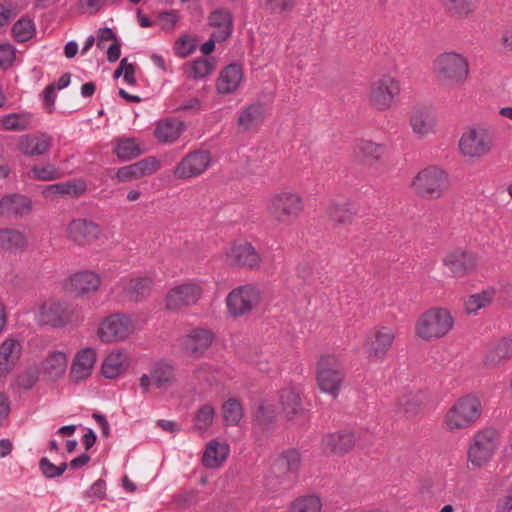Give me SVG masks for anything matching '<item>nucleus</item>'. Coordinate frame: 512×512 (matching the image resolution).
<instances>
[{"label": "nucleus", "instance_id": "f257e3e1", "mask_svg": "<svg viewBox=\"0 0 512 512\" xmlns=\"http://www.w3.org/2000/svg\"><path fill=\"white\" fill-rule=\"evenodd\" d=\"M454 318L445 308L425 311L416 323V334L425 341L441 338L453 328Z\"/></svg>", "mask_w": 512, "mask_h": 512}, {"label": "nucleus", "instance_id": "f03ea898", "mask_svg": "<svg viewBox=\"0 0 512 512\" xmlns=\"http://www.w3.org/2000/svg\"><path fill=\"white\" fill-rule=\"evenodd\" d=\"M302 465V455L297 448L283 450L273 461L269 475L266 478L267 485L283 484L296 479Z\"/></svg>", "mask_w": 512, "mask_h": 512}, {"label": "nucleus", "instance_id": "7ed1b4c3", "mask_svg": "<svg viewBox=\"0 0 512 512\" xmlns=\"http://www.w3.org/2000/svg\"><path fill=\"white\" fill-rule=\"evenodd\" d=\"M346 373L341 362L334 356H321L317 363V384L319 389L337 398Z\"/></svg>", "mask_w": 512, "mask_h": 512}, {"label": "nucleus", "instance_id": "20e7f679", "mask_svg": "<svg viewBox=\"0 0 512 512\" xmlns=\"http://www.w3.org/2000/svg\"><path fill=\"white\" fill-rule=\"evenodd\" d=\"M304 208L302 198L292 192L282 191L272 195L268 201L269 215L279 223L291 224Z\"/></svg>", "mask_w": 512, "mask_h": 512}, {"label": "nucleus", "instance_id": "39448f33", "mask_svg": "<svg viewBox=\"0 0 512 512\" xmlns=\"http://www.w3.org/2000/svg\"><path fill=\"white\" fill-rule=\"evenodd\" d=\"M482 412L481 402L477 397L466 395L459 398L448 410L445 421L450 430L463 429L476 422Z\"/></svg>", "mask_w": 512, "mask_h": 512}, {"label": "nucleus", "instance_id": "423d86ee", "mask_svg": "<svg viewBox=\"0 0 512 512\" xmlns=\"http://www.w3.org/2000/svg\"><path fill=\"white\" fill-rule=\"evenodd\" d=\"M447 173L438 166H428L421 170L413 181L415 192L422 198L437 199L448 188Z\"/></svg>", "mask_w": 512, "mask_h": 512}, {"label": "nucleus", "instance_id": "0eeeda50", "mask_svg": "<svg viewBox=\"0 0 512 512\" xmlns=\"http://www.w3.org/2000/svg\"><path fill=\"white\" fill-rule=\"evenodd\" d=\"M261 300V293L254 285H243L233 289L226 297L228 312L240 317L255 308Z\"/></svg>", "mask_w": 512, "mask_h": 512}, {"label": "nucleus", "instance_id": "6e6552de", "mask_svg": "<svg viewBox=\"0 0 512 512\" xmlns=\"http://www.w3.org/2000/svg\"><path fill=\"white\" fill-rule=\"evenodd\" d=\"M132 332L131 319L125 314H112L106 317L99 325L97 335L106 343L126 339Z\"/></svg>", "mask_w": 512, "mask_h": 512}, {"label": "nucleus", "instance_id": "1a4fd4ad", "mask_svg": "<svg viewBox=\"0 0 512 512\" xmlns=\"http://www.w3.org/2000/svg\"><path fill=\"white\" fill-rule=\"evenodd\" d=\"M74 315V308L67 302H45L39 308V323L53 328H62L68 325Z\"/></svg>", "mask_w": 512, "mask_h": 512}, {"label": "nucleus", "instance_id": "9d476101", "mask_svg": "<svg viewBox=\"0 0 512 512\" xmlns=\"http://www.w3.org/2000/svg\"><path fill=\"white\" fill-rule=\"evenodd\" d=\"M493 135L486 129H471L464 133L459 141V148L465 156L481 157L490 152Z\"/></svg>", "mask_w": 512, "mask_h": 512}, {"label": "nucleus", "instance_id": "9b49d317", "mask_svg": "<svg viewBox=\"0 0 512 512\" xmlns=\"http://www.w3.org/2000/svg\"><path fill=\"white\" fill-rule=\"evenodd\" d=\"M496 448V431L491 428L479 431L468 449V458L473 465L481 467L492 457Z\"/></svg>", "mask_w": 512, "mask_h": 512}, {"label": "nucleus", "instance_id": "f8f14e48", "mask_svg": "<svg viewBox=\"0 0 512 512\" xmlns=\"http://www.w3.org/2000/svg\"><path fill=\"white\" fill-rule=\"evenodd\" d=\"M202 295L199 285L185 283L171 288L165 297V306L169 311H179L183 307L194 305Z\"/></svg>", "mask_w": 512, "mask_h": 512}, {"label": "nucleus", "instance_id": "ddd939ff", "mask_svg": "<svg viewBox=\"0 0 512 512\" xmlns=\"http://www.w3.org/2000/svg\"><path fill=\"white\" fill-rule=\"evenodd\" d=\"M439 73L450 81L464 82L469 73V66L464 57L455 52L444 53L436 61Z\"/></svg>", "mask_w": 512, "mask_h": 512}, {"label": "nucleus", "instance_id": "4468645a", "mask_svg": "<svg viewBox=\"0 0 512 512\" xmlns=\"http://www.w3.org/2000/svg\"><path fill=\"white\" fill-rule=\"evenodd\" d=\"M442 262L450 270L453 277L461 278L474 271L477 265V257L469 250L457 248L448 252Z\"/></svg>", "mask_w": 512, "mask_h": 512}, {"label": "nucleus", "instance_id": "2eb2a0df", "mask_svg": "<svg viewBox=\"0 0 512 512\" xmlns=\"http://www.w3.org/2000/svg\"><path fill=\"white\" fill-rule=\"evenodd\" d=\"M208 151H194L187 154L174 168V176L188 179L202 174L210 164Z\"/></svg>", "mask_w": 512, "mask_h": 512}, {"label": "nucleus", "instance_id": "dca6fc26", "mask_svg": "<svg viewBox=\"0 0 512 512\" xmlns=\"http://www.w3.org/2000/svg\"><path fill=\"white\" fill-rule=\"evenodd\" d=\"M399 93L398 81L391 76H383L372 84L369 99L378 110H385L390 107L393 98Z\"/></svg>", "mask_w": 512, "mask_h": 512}, {"label": "nucleus", "instance_id": "f3484780", "mask_svg": "<svg viewBox=\"0 0 512 512\" xmlns=\"http://www.w3.org/2000/svg\"><path fill=\"white\" fill-rule=\"evenodd\" d=\"M160 161L155 156H148L130 165L116 170L115 179L120 183L130 182L149 176L160 169Z\"/></svg>", "mask_w": 512, "mask_h": 512}, {"label": "nucleus", "instance_id": "a211bd4d", "mask_svg": "<svg viewBox=\"0 0 512 512\" xmlns=\"http://www.w3.org/2000/svg\"><path fill=\"white\" fill-rule=\"evenodd\" d=\"M100 277L93 271H81L73 274L64 282V289L73 297H86L98 290Z\"/></svg>", "mask_w": 512, "mask_h": 512}, {"label": "nucleus", "instance_id": "6ab92c4d", "mask_svg": "<svg viewBox=\"0 0 512 512\" xmlns=\"http://www.w3.org/2000/svg\"><path fill=\"white\" fill-rule=\"evenodd\" d=\"M356 444V436L350 430H340L326 434L321 441L322 450L327 455L343 456Z\"/></svg>", "mask_w": 512, "mask_h": 512}, {"label": "nucleus", "instance_id": "aec40b11", "mask_svg": "<svg viewBox=\"0 0 512 512\" xmlns=\"http://www.w3.org/2000/svg\"><path fill=\"white\" fill-rule=\"evenodd\" d=\"M213 333L205 328L193 329L182 341V348L191 357L202 356L211 346Z\"/></svg>", "mask_w": 512, "mask_h": 512}, {"label": "nucleus", "instance_id": "412c9836", "mask_svg": "<svg viewBox=\"0 0 512 512\" xmlns=\"http://www.w3.org/2000/svg\"><path fill=\"white\" fill-rule=\"evenodd\" d=\"M243 78V68L241 64L230 63L225 66L216 82V90L220 94H230L235 92Z\"/></svg>", "mask_w": 512, "mask_h": 512}, {"label": "nucleus", "instance_id": "4be33fe9", "mask_svg": "<svg viewBox=\"0 0 512 512\" xmlns=\"http://www.w3.org/2000/svg\"><path fill=\"white\" fill-rule=\"evenodd\" d=\"M50 147L51 137L47 134H25L17 143V149L29 157L44 155Z\"/></svg>", "mask_w": 512, "mask_h": 512}, {"label": "nucleus", "instance_id": "5701e85b", "mask_svg": "<svg viewBox=\"0 0 512 512\" xmlns=\"http://www.w3.org/2000/svg\"><path fill=\"white\" fill-rule=\"evenodd\" d=\"M100 232L99 225L87 219H74L68 225L69 237L78 244L97 239Z\"/></svg>", "mask_w": 512, "mask_h": 512}, {"label": "nucleus", "instance_id": "b1692460", "mask_svg": "<svg viewBox=\"0 0 512 512\" xmlns=\"http://www.w3.org/2000/svg\"><path fill=\"white\" fill-rule=\"evenodd\" d=\"M112 152L120 162H128L144 153L140 142L135 137L120 136L112 140Z\"/></svg>", "mask_w": 512, "mask_h": 512}, {"label": "nucleus", "instance_id": "393cba45", "mask_svg": "<svg viewBox=\"0 0 512 512\" xmlns=\"http://www.w3.org/2000/svg\"><path fill=\"white\" fill-rule=\"evenodd\" d=\"M96 362V352L93 348L87 347L77 352L71 366V376L76 383L85 380L91 374Z\"/></svg>", "mask_w": 512, "mask_h": 512}, {"label": "nucleus", "instance_id": "a878e982", "mask_svg": "<svg viewBox=\"0 0 512 512\" xmlns=\"http://www.w3.org/2000/svg\"><path fill=\"white\" fill-rule=\"evenodd\" d=\"M229 259L234 265L249 269L257 267L261 261L255 248L248 242L234 244L231 248Z\"/></svg>", "mask_w": 512, "mask_h": 512}, {"label": "nucleus", "instance_id": "bb28decb", "mask_svg": "<svg viewBox=\"0 0 512 512\" xmlns=\"http://www.w3.org/2000/svg\"><path fill=\"white\" fill-rule=\"evenodd\" d=\"M19 340L10 338L0 345V377H5L16 365L21 356Z\"/></svg>", "mask_w": 512, "mask_h": 512}, {"label": "nucleus", "instance_id": "cd10ccee", "mask_svg": "<svg viewBox=\"0 0 512 512\" xmlns=\"http://www.w3.org/2000/svg\"><path fill=\"white\" fill-rule=\"evenodd\" d=\"M32 210L31 200L20 194L5 195L0 200V215H28Z\"/></svg>", "mask_w": 512, "mask_h": 512}, {"label": "nucleus", "instance_id": "c85d7f7f", "mask_svg": "<svg viewBox=\"0 0 512 512\" xmlns=\"http://www.w3.org/2000/svg\"><path fill=\"white\" fill-rule=\"evenodd\" d=\"M511 358L512 338L504 337L489 347L483 362L487 367H496L504 364Z\"/></svg>", "mask_w": 512, "mask_h": 512}, {"label": "nucleus", "instance_id": "c756f323", "mask_svg": "<svg viewBox=\"0 0 512 512\" xmlns=\"http://www.w3.org/2000/svg\"><path fill=\"white\" fill-rule=\"evenodd\" d=\"M150 376L158 389L167 390L176 382L175 366L166 360H159L150 369Z\"/></svg>", "mask_w": 512, "mask_h": 512}, {"label": "nucleus", "instance_id": "7c9ffc66", "mask_svg": "<svg viewBox=\"0 0 512 512\" xmlns=\"http://www.w3.org/2000/svg\"><path fill=\"white\" fill-rule=\"evenodd\" d=\"M186 129L183 121L175 118L160 120L154 130V136L159 142L171 143L176 141Z\"/></svg>", "mask_w": 512, "mask_h": 512}, {"label": "nucleus", "instance_id": "2f4dec72", "mask_svg": "<svg viewBox=\"0 0 512 512\" xmlns=\"http://www.w3.org/2000/svg\"><path fill=\"white\" fill-rule=\"evenodd\" d=\"M267 106L263 102H255L245 107L238 117V125L248 131L259 126L266 115Z\"/></svg>", "mask_w": 512, "mask_h": 512}, {"label": "nucleus", "instance_id": "473e14b6", "mask_svg": "<svg viewBox=\"0 0 512 512\" xmlns=\"http://www.w3.org/2000/svg\"><path fill=\"white\" fill-rule=\"evenodd\" d=\"M394 340V334L390 331H376L371 340L365 343L366 351L370 359H383Z\"/></svg>", "mask_w": 512, "mask_h": 512}, {"label": "nucleus", "instance_id": "72a5a7b5", "mask_svg": "<svg viewBox=\"0 0 512 512\" xmlns=\"http://www.w3.org/2000/svg\"><path fill=\"white\" fill-rule=\"evenodd\" d=\"M229 454V446L217 440H211L204 451L202 464L206 468L216 469L222 466Z\"/></svg>", "mask_w": 512, "mask_h": 512}, {"label": "nucleus", "instance_id": "f704fd0d", "mask_svg": "<svg viewBox=\"0 0 512 512\" xmlns=\"http://www.w3.org/2000/svg\"><path fill=\"white\" fill-rule=\"evenodd\" d=\"M67 357L62 351H53L50 353L42 364L44 375L53 381L61 378L66 372Z\"/></svg>", "mask_w": 512, "mask_h": 512}, {"label": "nucleus", "instance_id": "c9c22d12", "mask_svg": "<svg viewBox=\"0 0 512 512\" xmlns=\"http://www.w3.org/2000/svg\"><path fill=\"white\" fill-rule=\"evenodd\" d=\"M153 282L149 277L131 279L124 287L126 298L132 302H140L151 292Z\"/></svg>", "mask_w": 512, "mask_h": 512}, {"label": "nucleus", "instance_id": "e433bc0d", "mask_svg": "<svg viewBox=\"0 0 512 512\" xmlns=\"http://www.w3.org/2000/svg\"><path fill=\"white\" fill-rule=\"evenodd\" d=\"M128 367L127 356L121 352L110 353L102 363L101 372L107 379L121 375Z\"/></svg>", "mask_w": 512, "mask_h": 512}, {"label": "nucleus", "instance_id": "4c0bfd02", "mask_svg": "<svg viewBox=\"0 0 512 512\" xmlns=\"http://www.w3.org/2000/svg\"><path fill=\"white\" fill-rule=\"evenodd\" d=\"M26 247L23 233L11 228L0 229V249L10 252H22Z\"/></svg>", "mask_w": 512, "mask_h": 512}, {"label": "nucleus", "instance_id": "58836bf2", "mask_svg": "<svg viewBox=\"0 0 512 512\" xmlns=\"http://www.w3.org/2000/svg\"><path fill=\"white\" fill-rule=\"evenodd\" d=\"M358 210V206L354 202L332 204L328 208V215L332 221L346 225L352 222L354 216L358 213Z\"/></svg>", "mask_w": 512, "mask_h": 512}, {"label": "nucleus", "instance_id": "ea45409f", "mask_svg": "<svg viewBox=\"0 0 512 512\" xmlns=\"http://www.w3.org/2000/svg\"><path fill=\"white\" fill-rule=\"evenodd\" d=\"M280 402L289 420L303 410L301 397L294 389H283L280 394Z\"/></svg>", "mask_w": 512, "mask_h": 512}, {"label": "nucleus", "instance_id": "a19ab883", "mask_svg": "<svg viewBox=\"0 0 512 512\" xmlns=\"http://www.w3.org/2000/svg\"><path fill=\"white\" fill-rule=\"evenodd\" d=\"M209 25L217 28L214 31L217 34H224L229 31L230 36L233 32V16L231 12L227 9H215L213 10L208 17Z\"/></svg>", "mask_w": 512, "mask_h": 512}, {"label": "nucleus", "instance_id": "79ce46f5", "mask_svg": "<svg viewBox=\"0 0 512 512\" xmlns=\"http://www.w3.org/2000/svg\"><path fill=\"white\" fill-rule=\"evenodd\" d=\"M410 122L415 133L425 135L432 130L435 120L428 109L421 108L413 113Z\"/></svg>", "mask_w": 512, "mask_h": 512}, {"label": "nucleus", "instance_id": "37998d69", "mask_svg": "<svg viewBox=\"0 0 512 512\" xmlns=\"http://www.w3.org/2000/svg\"><path fill=\"white\" fill-rule=\"evenodd\" d=\"M276 411L273 405L259 402L254 412V423L261 430H269L275 422Z\"/></svg>", "mask_w": 512, "mask_h": 512}, {"label": "nucleus", "instance_id": "c03bdc74", "mask_svg": "<svg viewBox=\"0 0 512 512\" xmlns=\"http://www.w3.org/2000/svg\"><path fill=\"white\" fill-rule=\"evenodd\" d=\"M495 289L488 288L479 293L470 295L468 300L465 301V311L468 314L476 313L478 310L486 307L495 296Z\"/></svg>", "mask_w": 512, "mask_h": 512}, {"label": "nucleus", "instance_id": "a18cd8bd", "mask_svg": "<svg viewBox=\"0 0 512 512\" xmlns=\"http://www.w3.org/2000/svg\"><path fill=\"white\" fill-rule=\"evenodd\" d=\"M226 425L237 426L244 416L243 406L236 398H229L222 405Z\"/></svg>", "mask_w": 512, "mask_h": 512}, {"label": "nucleus", "instance_id": "49530a36", "mask_svg": "<svg viewBox=\"0 0 512 512\" xmlns=\"http://www.w3.org/2000/svg\"><path fill=\"white\" fill-rule=\"evenodd\" d=\"M321 499L314 495H305L295 499L290 506L289 512H321Z\"/></svg>", "mask_w": 512, "mask_h": 512}, {"label": "nucleus", "instance_id": "de8ad7c7", "mask_svg": "<svg viewBox=\"0 0 512 512\" xmlns=\"http://www.w3.org/2000/svg\"><path fill=\"white\" fill-rule=\"evenodd\" d=\"M216 68L215 57H200L190 62V75L193 79H202L210 75Z\"/></svg>", "mask_w": 512, "mask_h": 512}, {"label": "nucleus", "instance_id": "09e8293b", "mask_svg": "<svg viewBox=\"0 0 512 512\" xmlns=\"http://www.w3.org/2000/svg\"><path fill=\"white\" fill-rule=\"evenodd\" d=\"M444 7L455 18H465L476 9L472 0H444Z\"/></svg>", "mask_w": 512, "mask_h": 512}, {"label": "nucleus", "instance_id": "8fccbe9b", "mask_svg": "<svg viewBox=\"0 0 512 512\" xmlns=\"http://www.w3.org/2000/svg\"><path fill=\"white\" fill-rule=\"evenodd\" d=\"M11 31L14 39L19 43H23L33 37L35 24L32 19L28 17H21L13 24Z\"/></svg>", "mask_w": 512, "mask_h": 512}, {"label": "nucleus", "instance_id": "3c124183", "mask_svg": "<svg viewBox=\"0 0 512 512\" xmlns=\"http://www.w3.org/2000/svg\"><path fill=\"white\" fill-rule=\"evenodd\" d=\"M31 177L39 181H53L61 177V171L55 164L47 162L44 165H34Z\"/></svg>", "mask_w": 512, "mask_h": 512}, {"label": "nucleus", "instance_id": "603ef678", "mask_svg": "<svg viewBox=\"0 0 512 512\" xmlns=\"http://www.w3.org/2000/svg\"><path fill=\"white\" fill-rule=\"evenodd\" d=\"M215 416V409L212 405L205 404L198 408L195 413L194 421L197 430H206L212 425Z\"/></svg>", "mask_w": 512, "mask_h": 512}, {"label": "nucleus", "instance_id": "864d4df0", "mask_svg": "<svg viewBox=\"0 0 512 512\" xmlns=\"http://www.w3.org/2000/svg\"><path fill=\"white\" fill-rule=\"evenodd\" d=\"M62 183V196L68 195L72 198H79L87 190L86 182L81 178L70 179Z\"/></svg>", "mask_w": 512, "mask_h": 512}, {"label": "nucleus", "instance_id": "5fc2aeb1", "mask_svg": "<svg viewBox=\"0 0 512 512\" xmlns=\"http://www.w3.org/2000/svg\"><path fill=\"white\" fill-rule=\"evenodd\" d=\"M28 124V119L17 113L8 114L2 119L3 128L9 131H24Z\"/></svg>", "mask_w": 512, "mask_h": 512}, {"label": "nucleus", "instance_id": "6e6d98bb", "mask_svg": "<svg viewBox=\"0 0 512 512\" xmlns=\"http://www.w3.org/2000/svg\"><path fill=\"white\" fill-rule=\"evenodd\" d=\"M357 148L359 153H361L364 157L372 158V159H379L382 152V146L379 144H376L370 140H361L357 144Z\"/></svg>", "mask_w": 512, "mask_h": 512}, {"label": "nucleus", "instance_id": "4d7b16f0", "mask_svg": "<svg viewBox=\"0 0 512 512\" xmlns=\"http://www.w3.org/2000/svg\"><path fill=\"white\" fill-rule=\"evenodd\" d=\"M38 372L33 369H27L20 373L16 378V384L19 388L30 390L38 381Z\"/></svg>", "mask_w": 512, "mask_h": 512}, {"label": "nucleus", "instance_id": "13d9d810", "mask_svg": "<svg viewBox=\"0 0 512 512\" xmlns=\"http://www.w3.org/2000/svg\"><path fill=\"white\" fill-rule=\"evenodd\" d=\"M15 47L9 43L0 44V68L3 70L9 69L15 58Z\"/></svg>", "mask_w": 512, "mask_h": 512}, {"label": "nucleus", "instance_id": "bf43d9fd", "mask_svg": "<svg viewBox=\"0 0 512 512\" xmlns=\"http://www.w3.org/2000/svg\"><path fill=\"white\" fill-rule=\"evenodd\" d=\"M196 49V43L190 42L187 35L180 37L174 45L175 54L180 58H186Z\"/></svg>", "mask_w": 512, "mask_h": 512}, {"label": "nucleus", "instance_id": "052dcab7", "mask_svg": "<svg viewBox=\"0 0 512 512\" xmlns=\"http://www.w3.org/2000/svg\"><path fill=\"white\" fill-rule=\"evenodd\" d=\"M260 4L274 13H282L293 8V0H259Z\"/></svg>", "mask_w": 512, "mask_h": 512}, {"label": "nucleus", "instance_id": "680f3d73", "mask_svg": "<svg viewBox=\"0 0 512 512\" xmlns=\"http://www.w3.org/2000/svg\"><path fill=\"white\" fill-rule=\"evenodd\" d=\"M399 406L407 416H413L418 412L420 400L416 396L405 395L399 398Z\"/></svg>", "mask_w": 512, "mask_h": 512}, {"label": "nucleus", "instance_id": "e2e57ef3", "mask_svg": "<svg viewBox=\"0 0 512 512\" xmlns=\"http://www.w3.org/2000/svg\"><path fill=\"white\" fill-rule=\"evenodd\" d=\"M228 38H230L229 31L225 32L224 34H217L213 32L209 40L200 46V51L203 53V55L208 56L215 50L216 42H224Z\"/></svg>", "mask_w": 512, "mask_h": 512}, {"label": "nucleus", "instance_id": "0e129e2a", "mask_svg": "<svg viewBox=\"0 0 512 512\" xmlns=\"http://www.w3.org/2000/svg\"><path fill=\"white\" fill-rule=\"evenodd\" d=\"M159 19L163 22L162 29L171 31L179 21V16L175 10L163 11L159 13Z\"/></svg>", "mask_w": 512, "mask_h": 512}, {"label": "nucleus", "instance_id": "69168bd1", "mask_svg": "<svg viewBox=\"0 0 512 512\" xmlns=\"http://www.w3.org/2000/svg\"><path fill=\"white\" fill-rule=\"evenodd\" d=\"M42 97L44 106L48 109V113H51L56 100V84L54 82L45 87L42 92Z\"/></svg>", "mask_w": 512, "mask_h": 512}, {"label": "nucleus", "instance_id": "338daca9", "mask_svg": "<svg viewBox=\"0 0 512 512\" xmlns=\"http://www.w3.org/2000/svg\"><path fill=\"white\" fill-rule=\"evenodd\" d=\"M39 470L47 479H54L58 477L57 465L53 464L47 457H42L39 460Z\"/></svg>", "mask_w": 512, "mask_h": 512}, {"label": "nucleus", "instance_id": "774afa93", "mask_svg": "<svg viewBox=\"0 0 512 512\" xmlns=\"http://www.w3.org/2000/svg\"><path fill=\"white\" fill-rule=\"evenodd\" d=\"M86 496L89 498L104 499L106 497V482L103 479L95 481L90 488L86 491Z\"/></svg>", "mask_w": 512, "mask_h": 512}]
</instances>
